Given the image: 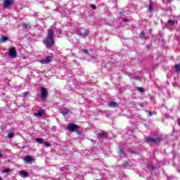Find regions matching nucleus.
I'll use <instances>...</instances> for the list:
<instances>
[{
    "label": "nucleus",
    "instance_id": "obj_1",
    "mask_svg": "<svg viewBox=\"0 0 180 180\" xmlns=\"http://www.w3.org/2000/svg\"><path fill=\"white\" fill-rule=\"evenodd\" d=\"M44 44L46 47H53L54 46V30H48V35L44 39Z\"/></svg>",
    "mask_w": 180,
    "mask_h": 180
},
{
    "label": "nucleus",
    "instance_id": "obj_2",
    "mask_svg": "<svg viewBox=\"0 0 180 180\" xmlns=\"http://www.w3.org/2000/svg\"><path fill=\"white\" fill-rule=\"evenodd\" d=\"M8 55L11 58H16V57H18V54L16 53V48H11L9 50Z\"/></svg>",
    "mask_w": 180,
    "mask_h": 180
},
{
    "label": "nucleus",
    "instance_id": "obj_3",
    "mask_svg": "<svg viewBox=\"0 0 180 180\" xmlns=\"http://www.w3.org/2000/svg\"><path fill=\"white\" fill-rule=\"evenodd\" d=\"M78 129H79V127L73 123L69 124L68 126V131H75V130H78Z\"/></svg>",
    "mask_w": 180,
    "mask_h": 180
},
{
    "label": "nucleus",
    "instance_id": "obj_4",
    "mask_svg": "<svg viewBox=\"0 0 180 180\" xmlns=\"http://www.w3.org/2000/svg\"><path fill=\"white\" fill-rule=\"evenodd\" d=\"M77 33L79 36H82V37L88 36V32L82 28L77 30Z\"/></svg>",
    "mask_w": 180,
    "mask_h": 180
},
{
    "label": "nucleus",
    "instance_id": "obj_5",
    "mask_svg": "<svg viewBox=\"0 0 180 180\" xmlns=\"http://www.w3.org/2000/svg\"><path fill=\"white\" fill-rule=\"evenodd\" d=\"M51 60H53V57L48 56L43 60H39V62L41 63V64H49V63H50Z\"/></svg>",
    "mask_w": 180,
    "mask_h": 180
},
{
    "label": "nucleus",
    "instance_id": "obj_6",
    "mask_svg": "<svg viewBox=\"0 0 180 180\" xmlns=\"http://www.w3.org/2000/svg\"><path fill=\"white\" fill-rule=\"evenodd\" d=\"M144 141H145V143H147L148 144H150L151 143H157V141H158V140L155 139L154 138L149 137V138H145Z\"/></svg>",
    "mask_w": 180,
    "mask_h": 180
},
{
    "label": "nucleus",
    "instance_id": "obj_7",
    "mask_svg": "<svg viewBox=\"0 0 180 180\" xmlns=\"http://www.w3.org/2000/svg\"><path fill=\"white\" fill-rule=\"evenodd\" d=\"M24 161L27 164H32V162H33V157H32L30 155H25L24 158Z\"/></svg>",
    "mask_w": 180,
    "mask_h": 180
},
{
    "label": "nucleus",
    "instance_id": "obj_8",
    "mask_svg": "<svg viewBox=\"0 0 180 180\" xmlns=\"http://www.w3.org/2000/svg\"><path fill=\"white\" fill-rule=\"evenodd\" d=\"M13 4V0H5L4 2V8H8Z\"/></svg>",
    "mask_w": 180,
    "mask_h": 180
},
{
    "label": "nucleus",
    "instance_id": "obj_9",
    "mask_svg": "<svg viewBox=\"0 0 180 180\" xmlns=\"http://www.w3.org/2000/svg\"><path fill=\"white\" fill-rule=\"evenodd\" d=\"M41 99H46V98H47V89L44 88L41 89Z\"/></svg>",
    "mask_w": 180,
    "mask_h": 180
},
{
    "label": "nucleus",
    "instance_id": "obj_10",
    "mask_svg": "<svg viewBox=\"0 0 180 180\" xmlns=\"http://www.w3.org/2000/svg\"><path fill=\"white\" fill-rule=\"evenodd\" d=\"M44 115V110H37L34 115L35 116V117H41V116H43Z\"/></svg>",
    "mask_w": 180,
    "mask_h": 180
},
{
    "label": "nucleus",
    "instance_id": "obj_11",
    "mask_svg": "<svg viewBox=\"0 0 180 180\" xmlns=\"http://www.w3.org/2000/svg\"><path fill=\"white\" fill-rule=\"evenodd\" d=\"M108 106H110V108H117L118 106L117 103L115 101H108L107 103Z\"/></svg>",
    "mask_w": 180,
    "mask_h": 180
},
{
    "label": "nucleus",
    "instance_id": "obj_12",
    "mask_svg": "<svg viewBox=\"0 0 180 180\" xmlns=\"http://www.w3.org/2000/svg\"><path fill=\"white\" fill-rule=\"evenodd\" d=\"M19 174L22 176L23 178H29L30 175L29 173L26 172L25 170H21L19 172Z\"/></svg>",
    "mask_w": 180,
    "mask_h": 180
},
{
    "label": "nucleus",
    "instance_id": "obj_13",
    "mask_svg": "<svg viewBox=\"0 0 180 180\" xmlns=\"http://www.w3.org/2000/svg\"><path fill=\"white\" fill-rule=\"evenodd\" d=\"M70 110L68 108H64L63 110H60V113L63 115V116H67V115H68Z\"/></svg>",
    "mask_w": 180,
    "mask_h": 180
},
{
    "label": "nucleus",
    "instance_id": "obj_14",
    "mask_svg": "<svg viewBox=\"0 0 180 180\" xmlns=\"http://www.w3.org/2000/svg\"><path fill=\"white\" fill-rule=\"evenodd\" d=\"M120 157H126V153H124V149L120 148Z\"/></svg>",
    "mask_w": 180,
    "mask_h": 180
},
{
    "label": "nucleus",
    "instance_id": "obj_15",
    "mask_svg": "<svg viewBox=\"0 0 180 180\" xmlns=\"http://www.w3.org/2000/svg\"><path fill=\"white\" fill-rule=\"evenodd\" d=\"M174 70L177 74L180 72V64H177L174 66Z\"/></svg>",
    "mask_w": 180,
    "mask_h": 180
},
{
    "label": "nucleus",
    "instance_id": "obj_16",
    "mask_svg": "<svg viewBox=\"0 0 180 180\" xmlns=\"http://www.w3.org/2000/svg\"><path fill=\"white\" fill-rule=\"evenodd\" d=\"M36 142L39 143V144H43V143H44V140L41 138H37L36 139Z\"/></svg>",
    "mask_w": 180,
    "mask_h": 180
},
{
    "label": "nucleus",
    "instance_id": "obj_17",
    "mask_svg": "<svg viewBox=\"0 0 180 180\" xmlns=\"http://www.w3.org/2000/svg\"><path fill=\"white\" fill-rule=\"evenodd\" d=\"M98 137H100V139H103L106 137V134H105L104 132H100L98 133Z\"/></svg>",
    "mask_w": 180,
    "mask_h": 180
},
{
    "label": "nucleus",
    "instance_id": "obj_18",
    "mask_svg": "<svg viewBox=\"0 0 180 180\" xmlns=\"http://www.w3.org/2000/svg\"><path fill=\"white\" fill-rule=\"evenodd\" d=\"M168 25H170L171 26H174L175 25V22L172 20H169L168 22H167Z\"/></svg>",
    "mask_w": 180,
    "mask_h": 180
},
{
    "label": "nucleus",
    "instance_id": "obj_19",
    "mask_svg": "<svg viewBox=\"0 0 180 180\" xmlns=\"http://www.w3.org/2000/svg\"><path fill=\"white\" fill-rule=\"evenodd\" d=\"M8 40L7 37H2L0 39L1 43H4V41H6Z\"/></svg>",
    "mask_w": 180,
    "mask_h": 180
},
{
    "label": "nucleus",
    "instance_id": "obj_20",
    "mask_svg": "<svg viewBox=\"0 0 180 180\" xmlns=\"http://www.w3.org/2000/svg\"><path fill=\"white\" fill-rule=\"evenodd\" d=\"M153 4H150L149 8H148L149 12H153Z\"/></svg>",
    "mask_w": 180,
    "mask_h": 180
},
{
    "label": "nucleus",
    "instance_id": "obj_21",
    "mask_svg": "<svg viewBox=\"0 0 180 180\" xmlns=\"http://www.w3.org/2000/svg\"><path fill=\"white\" fill-rule=\"evenodd\" d=\"M13 134L9 133L8 134V139H13Z\"/></svg>",
    "mask_w": 180,
    "mask_h": 180
},
{
    "label": "nucleus",
    "instance_id": "obj_22",
    "mask_svg": "<svg viewBox=\"0 0 180 180\" xmlns=\"http://www.w3.org/2000/svg\"><path fill=\"white\" fill-rule=\"evenodd\" d=\"M138 91H139V92H144V89L142 88V87H139V88H138Z\"/></svg>",
    "mask_w": 180,
    "mask_h": 180
},
{
    "label": "nucleus",
    "instance_id": "obj_23",
    "mask_svg": "<svg viewBox=\"0 0 180 180\" xmlns=\"http://www.w3.org/2000/svg\"><path fill=\"white\" fill-rule=\"evenodd\" d=\"M22 95H23L24 98H26V96H27V95H29V92L25 91V92H24V93L22 94Z\"/></svg>",
    "mask_w": 180,
    "mask_h": 180
},
{
    "label": "nucleus",
    "instance_id": "obj_24",
    "mask_svg": "<svg viewBox=\"0 0 180 180\" xmlns=\"http://www.w3.org/2000/svg\"><path fill=\"white\" fill-rule=\"evenodd\" d=\"M91 9H96V6H95V4H91Z\"/></svg>",
    "mask_w": 180,
    "mask_h": 180
},
{
    "label": "nucleus",
    "instance_id": "obj_25",
    "mask_svg": "<svg viewBox=\"0 0 180 180\" xmlns=\"http://www.w3.org/2000/svg\"><path fill=\"white\" fill-rule=\"evenodd\" d=\"M82 53H84V54H88V50H86V49H83V50H82Z\"/></svg>",
    "mask_w": 180,
    "mask_h": 180
},
{
    "label": "nucleus",
    "instance_id": "obj_26",
    "mask_svg": "<svg viewBox=\"0 0 180 180\" xmlns=\"http://www.w3.org/2000/svg\"><path fill=\"white\" fill-rule=\"evenodd\" d=\"M144 32H141V33H140V34H139V36L141 37H144Z\"/></svg>",
    "mask_w": 180,
    "mask_h": 180
},
{
    "label": "nucleus",
    "instance_id": "obj_27",
    "mask_svg": "<svg viewBox=\"0 0 180 180\" xmlns=\"http://www.w3.org/2000/svg\"><path fill=\"white\" fill-rule=\"evenodd\" d=\"M28 26L29 25L27 24H23V28L24 29H27Z\"/></svg>",
    "mask_w": 180,
    "mask_h": 180
},
{
    "label": "nucleus",
    "instance_id": "obj_28",
    "mask_svg": "<svg viewBox=\"0 0 180 180\" xmlns=\"http://www.w3.org/2000/svg\"><path fill=\"white\" fill-rule=\"evenodd\" d=\"M44 145L46 146V147H50V144L47 142H44Z\"/></svg>",
    "mask_w": 180,
    "mask_h": 180
},
{
    "label": "nucleus",
    "instance_id": "obj_29",
    "mask_svg": "<svg viewBox=\"0 0 180 180\" xmlns=\"http://www.w3.org/2000/svg\"><path fill=\"white\" fill-rule=\"evenodd\" d=\"M3 172H4L5 174H6V172H9V169H5Z\"/></svg>",
    "mask_w": 180,
    "mask_h": 180
},
{
    "label": "nucleus",
    "instance_id": "obj_30",
    "mask_svg": "<svg viewBox=\"0 0 180 180\" xmlns=\"http://www.w3.org/2000/svg\"><path fill=\"white\" fill-rule=\"evenodd\" d=\"M149 116H153V112L151 111L149 112Z\"/></svg>",
    "mask_w": 180,
    "mask_h": 180
},
{
    "label": "nucleus",
    "instance_id": "obj_31",
    "mask_svg": "<svg viewBox=\"0 0 180 180\" xmlns=\"http://www.w3.org/2000/svg\"><path fill=\"white\" fill-rule=\"evenodd\" d=\"M1 157H2V153H1V150H0V158Z\"/></svg>",
    "mask_w": 180,
    "mask_h": 180
},
{
    "label": "nucleus",
    "instance_id": "obj_32",
    "mask_svg": "<svg viewBox=\"0 0 180 180\" xmlns=\"http://www.w3.org/2000/svg\"><path fill=\"white\" fill-rule=\"evenodd\" d=\"M124 20L125 22H127V19H124Z\"/></svg>",
    "mask_w": 180,
    "mask_h": 180
},
{
    "label": "nucleus",
    "instance_id": "obj_33",
    "mask_svg": "<svg viewBox=\"0 0 180 180\" xmlns=\"http://www.w3.org/2000/svg\"><path fill=\"white\" fill-rule=\"evenodd\" d=\"M152 169H154V167L151 166Z\"/></svg>",
    "mask_w": 180,
    "mask_h": 180
},
{
    "label": "nucleus",
    "instance_id": "obj_34",
    "mask_svg": "<svg viewBox=\"0 0 180 180\" xmlns=\"http://www.w3.org/2000/svg\"><path fill=\"white\" fill-rule=\"evenodd\" d=\"M179 126H180V120H179Z\"/></svg>",
    "mask_w": 180,
    "mask_h": 180
},
{
    "label": "nucleus",
    "instance_id": "obj_35",
    "mask_svg": "<svg viewBox=\"0 0 180 180\" xmlns=\"http://www.w3.org/2000/svg\"><path fill=\"white\" fill-rule=\"evenodd\" d=\"M168 180H171V179H170V178H168Z\"/></svg>",
    "mask_w": 180,
    "mask_h": 180
},
{
    "label": "nucleus",
    "instance_id": "obj_36",
    "mask_svg": "<svg viewBox=\"0 0 180 180\" xmlns=\"http://www.w3.org/2000/svg\"><path fill=\"white\" fill-rule=\"evenodd\" d=\"M0 180H2V178L0 177Z\"/></svg>",
    "mask_w": 180,
    "mask_h": 180
}]
</instances>
